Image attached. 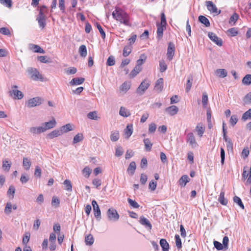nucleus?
I'll return each mask as SVG.
<instances>
[{
  "label": "nucleus",
  "instance_id": "1",
  "mask_svg": "<svg viewBox=\"0 0 251 251\" xmlns=\"http://www.w3.org/2000/svg\"><path fill=\"white\" fill-rule=\"evenodd\" d=\"M112 16L114 19L119 21L125 25H130L128 15L121 8L116 7L115 10L112 12Z\"/></svg>",
  "mask_w": 251,
  "mask_h": 251
},
{
  "label": "nucleus",
  "instance_id": "2",
  "mask_svg": "<svg viewBox=\"0 0 251 251\" xmlns=\"http://www.w3.org/2000/svg\"><path fill=\"white\" fill-rule=\"evenodd\" d=\"M46 7L43 6L39 10V15L37 16L36 20L38 21L39 27L41 29H43L46 25V17L45 15Z\"/></svg>",
  "mask_w": 251,
  "mask_h": 251
},
{
  "label": "nucleus",
  "instance_id": "3",
  "mask_svg": "<svg viewBox=\"0 0 251 251\" xmlns=\"http://www.w3.org/2000/svg\"><path fill=\"white\" fill-rule=\"evenodd\" d=\"M27 72L33 80L43 81V77L40 72L36 69L32 67L28 68Z\"/></svg>",
  "mask_w": 251,
  "mask_h": 251
},
{
  "label": "nucleus",
  "instance_id": "4",
  "mask_svg": "<svg viewBox=\"0 0 251 251\" xmlns=\"http://www.w3.org/2000/svg\"><path fill=\"white\" fill-rule=\"evenodd\" d=\"M17 88L16 85L12 86L11 90L9 92V95L14 99L21 100L23 98L24 95L21 91L17 89Z\"/></svg>",
  "mask_w": 251,
  "mask_h": 251
},
{
  "label": "nucleus",
  "instance_id": "5",
  "mask_svg": "<svg viewBox=\"0 0 251 251\" xmlns=\"http://www.w3.org/2000/svg\"><path fill=\"white\" fill-rule=\"evenodd\" d=\"M150 83L151 82L149 80L145 79L137 89L136 93L140 95H142L149 87Z\"/></svg>",
  "mask_w": 251,
  "mask_h": 251
},
{
  "label": "nucleus",
  "instance_id": "6",
  "mask_svg": "<svg viewBox=\"0 0 251 251\" xmlns=\"http://www.w3.org/2000/svg\"><path fill=\"white\" fill-rule=\"evenodd\" d=\"M107 215L108 220L111 221L116 222L119 219V215L116 209L110 208L107 211Z\"/></svg>",
  "mask_w": 251,
  "mask_h": 251
},
{
  "label": "nucleus",
  "instance_id": "7",
  "mask_svg": "<svg viewBox=\"0 0 251 251\" xmlns=\"http://www.w3.org/2000/svg\"><path fill=\"white\" fill-rule=\"evenodd\" d=\"M43 101L42 98L37 97L29 100L26 104L27 107L31 108L40 105Z\"/></svg>",
  "mask_w": 251,
  "mask_h": 251
},
{
  "label": "nucleus",
  "instance_id": "8",
  "mask_svg": "<svg viewBox=\"0 0 251 251\" xmlns=\"http://www.w3.org/2000/svg\"><path fill=\"white\" fill-rule=\"evenodd\" d=\"M205 5L207 10L211 13L216 14V15H219L221 13V10L218 9L215 4L212 1H206L205 2Z\"/></svg>",
  "mask_w": 251,
  "mask_h": 251
},
{
  "label": "nucleus",
  "instance_id": "9",
  "mask_svg": "<svg viewBox=\"0 0 251 251\" xmlns=\"http://www.w3.org/2000/svg\"><path fill=\"white\" fill-rule=\"evenodd\" d=\"M208 36L209 38V39L213 42L214 43H215L216 45H217L219 46H222L223 45V41L222 40L218 37L215 33L212 32H209L208 33Z\"/></svg>",
  "mask_w": 251,
  "mask_h": 251
},
{
  "label": "nucleus",
  "instance_id": "10",
  "mask_svg": "<svg viewBox=\"0 0 251 251\" xmlns=\"http://www.w3.org/2000/svg\"><path fill=\"white\" fill-rule=\"evenodd\" d=\"M92 205L94 211L95 217L98 221H100L101 219V212L97 201L95 200H93Z\"/></svg>",
  "mask_w": 251,
  "mask_h": 251
},
{
  "label": "nucleus",
  "instance_id": "11",
  "mask_svg": "<svg viewBox=\"0 0 251 251\" xmlns=\"http://www.w3.org/2000/svg\"><path fill=\"white\" fill-rule=\"evenodd\" d=\"M186 141L187 143H189V145L193 148H196L198 145L196 141L195 137L192 132H190L187 135Z\"/></svg>",
  "mask_w": 251,
  "mask_h": 251
},
{
  "label": "nucleus",
  "instance_id": "12",
  "mask_svg": "<svg viewBox=\"0 0 251 251\" xmlns=\"http://www.w3.org/2000/svg\"><path fill=\"white\" fill-rule=\"evenodd\" d=\"M175 47L173 43H169L167 49V57L169 60H171L175 54Z\"/></svg>",
  "mask_w": 251,
  "mask_h": 251
},
{
  "label": "nucleus",
  "instance_id": "13",
  "mask_svg": "<svg viewBox=\"0 0 251 251\" xmlns=\"http://www.w3.org/2000/svg\"><path fill=\"white\" fill-rule=\"evenodd\" d=\"M56 124V122L55 119H52L51 120L43 124L42 126H43L44 131H46L48 129L53 128L55 126Z\"/></svg>",
  "mask_w": 251,
  "mask_h": 251
},
{
  "label": "nucleus",
  "instance_id": "14",
  "mask_svg": "<svg viewBox=\"0 0 251 251\" xmlns=\"http://www.w3.org/2000/svg\"><path fill=\"white\" fill-rule=\"evenodd\" d=\"M140 223L144 226L146 228L151 230L152 228V225L150 221L144 216H141L140 218Z\"/></svg>",
  "mask_w": 251,
  "mask_h": 251
},
{
  "label": "nucleus",
  "instance_id": "15",
  "mask_svg": "<svg viewBox=\"0 0 251 251\" xmlns=\"http://www.w3.org/2000/svg\"><path fill=\"white\" fill-rule=\"evenodd\" d=\"M157 29V36L156 38L160 40L162 38L163 34V31L166 29V25L159 24V23L156 24Z\"/></svg>",
  "mask_w": 251,
  "mask_h": 251
},
{
  "label": "nucleus",
  "instance_id": "16",
  "mask_svg": "<svg viewBox=\"0 0 251 251\" xmlns=\"http://www.w3.org/2000/svg\"><path fill=\"white\" fill-rule=\"evenodd\" d=\"M178 111V108L176 105H172L165 109V111L171 116L176 115Z\"/></svg>",
  "mask_w": 251,
  "mask_h": 251
},
{
  "label": "nucleus",
  "instance_id": "17",
  "mask_svg": "<svg viewBox=\"0 0 251 251\" xmlns=\"http://www.w3.org/2000/svg\"><path fill=\"white\" fill-rule=\"evenodd\" d=\"M62 132L60 129H55L49 133L47 137L50 139H52L55 137H57L62 135Z\"/></svg>",
  "mask_w": 251,
  "mask_h": 251
},
{
  "label": "nucleus",
  "instance_id": "18",
  "mask_svg": "<svg viewBox=\"0 0 251 251\" xmlns=\"http://www.w3.org/2000/svg\"><path fill=\"white\" fill-rule=\"evenodd\" d=\"M29 131L33 134H38L45 132L42 126L32 127L30 128Z\"/></svg>",
  "mask_w": 251,
  "mask_h": 251
},
{
  "label": "nucleus",
  "instance_id": "19",
  "mask_svg": "<svg viewBox=\"0 0 251 251\" xmlns=\"http://www.w3.org/2000/svg\"><path fill=\"white\" fill-rule=\"evenodd\" d=\"M84 78L83 77H75L72 79L70 82L71 85H77L82 84L84 81Z\"/></svg>",
  "mask_w": 251,
  "mask_h": 251
},
{
  "label": "nucleus",
  "instance_id": "20",
  "mask_svg": "<svg viewBox=\"0 0 251 251\" xmlns=\"http://www.w3.org/2000/svg\"><path fill=\"white\" fill-rule=\"evenodd\" d=\"M163 88V79L162 78H159L156 82L154 89L158 92H161Z\"/></svg>",
  "mask_w": 251,
  "mask_h": 251
},
{
  "label": "nucleus",
  "instance_id": "21",
  "mask_svg": "<svg viewBox=\"0 0 251 251\" xmlns=\"http://www.w3.org/2000/svg\"><path fill=\"white\" fill-rule=\"evenodd\" d=\"M119 114L120 116L124 117H127L130 115L129 110L124 106H121L119 111Z\"/></svg>",
  "mask_w": 251,
  "mask_h": 251
},
{
  "label": "nucleus",
  "instance_id": "22",
  "mask_svg": "<svg viewBox=\"0 0 251 251\" xmlns=\"http://www.w3.org/2000/svg\"><path fill=\"white\" fill-rule=\"evenodd\" d=\"M193 80V75H188L185 89V91L187 93L189 92L191 88Z\"/></svg>",
  "mask_w": 251,
  "mask_h": 251
},
{
  "label": "nucleus",
  "instance_id": "23",
  "mask_svg": "<svg viewBox=\"0 0 251 251\" xmlns=\"http://www.w3.org/2000/svg\"><path fill=\"white\" fill-rule=\"evenodd\" d=\"M136 163L134 161L130 162L127 169L128 173L130 175H133L136 170Z\"/></svg>",
  "mask_w": 251,
  "mask_h": 251
},
{
  "label": "nucleus",
  "instance_id": "24",
  "mask_svg": "<svg viewBox=\"0 0 251 251\" xmlns=\"http://www.w3.org/2000/svg\"><path fill=\"white\" fill-rule=\"evenodd\" d=\"M196 130L198 133V135L200 137H201L204 132L205 127L202 125V124H199L196 127Z\"/></svg>",
  "mask_w": 251,
  "mask_h": 251
},
{
  "label": "nucleus",
  "instance_id": "25",
  "mask_svg": "<svg viewBox=\"0 0 251 251\" xmlns=\"http://www.w3.org/2000/svg\"><path fill=\"white\" fill-rule=\"evenodd\" d=\"M125 134L126 136V138L128 139L132 134L133 132V127L132 125H127L124 130Z\"/></svg>",
  "mask_w": 251,
  "mask_h": 251
},
{
  "label": "nucleus",
  "instance_id": "26",
  "mask_svg": "<svg viewBox=\"0 0 251 251\" xmlns=\"http://www.w3.org/2000/svg\"><path fill=\"white\" fill-rule=\"evenodd\" d=\"M160 245L163 251H169V245L165 239H161L160 240Z\"/></svg>",
  "mask_w": 251,
  "mask_h": 251
},
{
  "label": "nucleus",
  "instance_id": "27",
  "mask_svg": "<svg viewBox=\"0 0 251 251\" xmlns=\"http://www.w3.org/2000/svg\"><path fill=\"white\" fill-rule=\"evenodd\" d=\"M130 83L128 81L124 82L120 87V90L125 93H126L130 87Z\"/></svg>",
  "mask_w": 251,
  "mask_h": 251
},
{
  "label": "nucleus",
  "instance_id": "28",
  "mask_svg": "<svg viewBox=\"0 0 251 251\" xmlns=\"http://www.w3.org/2000/svg\"><path fill=\"white\" fill-rule=\"evenodd\" d=\"M62 134L67 133L70 131L73 130L72 125L70 124H67L64 126H62L60 128Z\"/></svg>",
  "mask_w": 251,
  "mask_h": 251
},
{
  "label": "nucleus",
  "instance_id": "29",
  "mask_svg": "<svg viewBox=\"0 0 251 251\" xmlns=\"http://www.w3.org/2000/svg\"><path fill=\"white\" fill-rule=\"evenodd\" d=\"M189 182V177L187 175H183L179 180V185L181 187H184L187 182Z\"/></svg>",
  "mask_w": 251,
  "mask_h": 251
},
{
  "label": "nucleus",
  "instance_id": "30",
  "mask_svg": "<svg viewBox=\"0 0 251 251\" xmlns=\"http://www.w3.org/2000/svg\"><path fill=\"white\" fill-rule=\"evenodd\" d=\"M119 137L120 135L119 131L116 130L111 132L110 138V140L112 142H116L119 140Z\"/></svg>",
  "mask_w": 251,
  "mask_h": 251
},
{
  "label": "nucleus",
  "instance_id": "31",
  "mask_svg": "<svg viewBox=\"0 0 251 251\" xmlns=\"http://www.w3.org/2000/svg\"><path fill=\"white\" fill-rule=\"evenodd\" d=\"M218 201L224 205H226L227 204V200L225 198V192L224 191H221L220 193Z\"/></svg>",
  "mask_w": 251,
  "mask_h": 251
},
{
  "label": "nucleus",
  "instance_id": "32",
  "mask_svg": "<svg viewBox=\"0 0 251 251\" xmlns=\"http://www.w3.org/2000/svg\"><path fill=\"white\" fill-rule=\"evenodd\" d=\"M146 58V56L144 54L140 56V58L137 61V64L136 65V68H138V69H139V68H142L141 66L145 61ZM138 70H139V69Z\"/></svg>",
  "mask_w": 251,
  "mask_h": 251
},
{
  "label": "nucleus",
  "instance_id": "33",
  "mask_svg": "<svg viewBox=\"0 0 251 251\" xmlns=\"http://www.w3.org/2000/svg\"><path fill=\"white\" fill-rule=\"evenodd\" d=\"M215 74L220 77L224 78L227 75V72L224 69H218L216 70Z\"/></svg>",
  "mask_w": 251,
  "mask_h": 251
},
{
  "label": "nucleus",
  "instance_id": "34",
  "mask_svg": "<svg viewBox=\"0 0 251 251\" xmlns=\"http://www.w3.org/2000/svg\"><path fill=\"white\" fill-rule=\"evenodd\" d=\"M199 21L204 24L206 27H209L210 25L208 19L204 16L201 15L199 17Z\"/></svg>",
  "mask_w": 251,
  "mask_h": 251
},
{
  "label": "nucleus",
  "instance_id": "35",
  "mask_svg": "<svg viewBox=\"0 0 251 251\" xmlns=\"http://www.w3.org/2000/svg\"><path fill=\"white\" fill-rule=\"evenodd\" d=\"M224 139L226 142L227 150L231 151L233 149V143L230 138H228L227 136L224 137Z\"/></svg>",
  "mask_w": 251,
  "mask_h": 251
},
{
  "label": "nucleus",
  "instance_id": "36",
  "mask_svg": "<svg viewBox=\"0 0 251 251\" xmlns=\"http://www.w3.org/2000/svg\"><path fill=\"white\" fill-rule=\"evenodd\" d=\"M132 47L130 45H127L125 46L123 50V56L124 57L128 56L132 51Z\"/></svg>",
  "mask_w": 251,
  "mask_h": 251
},
{
  "label": "nucleus",
  "instance_id": "37",
  "mask_svg": "<svg viewBox=\"0 0 251 251\" xmlns=\"http://www.w3.org/2000/svg\"><path fill=\"white\" fill-rule=\"evenodd\" d=\"M145 144V149L147 151H150L151 149L152 144L150 140L148 138L144 139L143 140Z\"/></svg>",
  "mask_w": 251,
  "mask_h": 251
},
{
  "label": "nucleus",
  "instance_id": "38",
  "mask_svg": "<svg viewBox=\"0 0 251 251\" xmlns=\"http://www.w3.org/2000/svg\"><path fill=\"white\" fill-rule=\"evenodd\" d=\"M242 83L246 85H250L251 84V75H246L242 79Z\"/></svg>",
  "mask_w": 251,
  "mask_h": 251
},
{
  "label": "nucleus",
  "instance_id": "39",
  "mask_svg": "<svg viewBox=\"0 0 251 251\" xmlns=\"http://www.w3.org/2000/svg\"><path fill=\"white\" fill-rule=\"evenodd\" d=\"M79 52L81 56L85 57L87 55V49L85 45H81L79 48Z\"/></svg>",
  "mask_w": 251,
  "mask_h": 251
},
{
  "label": "nucleus",
  "instance_id": "40",
  "mask_svg": "<svg viewBox=\"0 0 251 251\" xmlns=\"http://www.w3.org/2000/svg\"><path fill=\"white\" fill-rule=\"evenodd\" d=\"M251 119V109H249L242 115V120L245 121Z\"/></svg>",
  "mask_w": 251,
  "mask_h": 251
},
{
  "label": "nucleus",
  "instance_id": "41",
  "mask_svg": "<svg viewBox=\"0 0 251 251\" xmlns=\"http://www.w3.org/2000/svg\"><path fill=\"white\" fill-rule=\"evenodd\" d=\"M31 165V162H30L29 159L28 158L24 157L23 158V166L26 170L29 169Z\"/></svg>",
  "mask_w": 251,
  "mask_h": 251
},
{
  "label": "nucleus",
  "instance_id": "42",
  "mask_svg": "<svg viewBox=\"0 0 251 251\" xmlns=\"http://www.w3.org/2000/svg\"><path fill=\"white\" fill-rule=\"evenodd\" d=\"M83 139V135L82 133L77 134L73 139V144H76L81 142Z\"/></svg>",
  "mask_w": 251,
  "mask_h": 251
},
{
  "label": "nucleus",
  "instance_id": "43",
  "mask_svg": "<svg viewBox=\"0 0 251 251\" xmlns=\"http://www.w3.org/2000/svg\"><path fill=\"white\" fill-rule=\"evenodd\" d=\"M31 49L34 50L35 52L44 53L45 50L42 49L39 46L36 45H31Z\"/></svg>",
  "mask_w": 251,
  "mask_h": 251
},
{
  "label": "nucleus",
  "instance_id": "44",
  "mask_svg": "<svg viewBox=\"0 0 251 251\" xmlns=\"http://www.w3.org/2000/svg\"><path fill=\"white\" fill-rule=\"evenodd\" d=\"M208 96L206 93V92H204L202 93V105L204 107H206L207 105L208 102Z\"/></svg>",
  "mask_w": 251,
  "mask_h": 251
},
{
  "label": "nucleus",
  "instance_id": "45",
  "mask_svg": "<svg viewBox=\"0 0 251 251\" xmlns=\"http://www.w3.org/2000/svg\"><path fill=\"white\" fill-rule=\"evenodd\" d=\"M85 242L87 245H92L94 243V238L91 234H89L85 237Z\"/></svg>",
  "mask_w": 251,
  "mask_h": 251
},
{
  "label": "nucleus",
  "instance_id": "46",
  "mask_svg": "<svg viewBox=\"0 0 251 251\" xmlns=\"http://www.w3.org/2000/svg\"><path fill=\"white\" fill-rule=\"evenodd\" d=\"M87 117L91 120H98L99 117L97 116V113L96 111H92L89 112L87 114Z\"/></svg>",
  "mask_w": 251,
  "mask_h": 251
},
{
  "label": "nucleus",
  "instance_id": "47",
  "mask_svg": "<svg viewBox=\"0 0 251 251\" xmlns=\"http://www.w3.org/2000/svg\"><path fill=\"white\" fill-rule=\"evenodd\" d=\"M176 245L178 249H180L182 248V243L181 239L178 234L175 235Z\"/></svg>",
  "mask_w": 251,
  "mask_h": 251
},
{
  "label": "nucleus",
  "instance_id": "48",
  "mask_svg": "<svg viewBox=\"0 0 251 251\" xmlns=\"http://www.w3.org/2000/svg\"><path fill=\"white\" fill-rule=\"evenodd\" d=\"M91 172V169L88 167H85L82 170V174L83 176L86 178L89 177Z\"/></svg>",
  "mask_w": 251,
  "mask_h": 251
},
{
  "label": "nucleus",
  "instance_id": "49",
  "mask_svg": "<svg viewBox=\"0 0 251 251\" xmlns=\"http://www.w3.org/2000/svg\"><path fill=\"white\" fill-rule=\"evenodd\" d=\"M233 201L235 203H237L242 209H244V205L239 197L234 196L233 197Z\"/></svg>",
  "mask_w": 251,
  "mask_h": 251
},
{
  "label": "nucleus",
  "instance_id": "50",
  "mask_svg": "<svg viewBox=\"0 0 251 251\" xmlns=\"http://www.w3.org/2000/svg\"><path fill=\"white\" fill-rule=\"evenodd\" d=\"M239 15L236 13H234L230 18L229 23L231 24L233 23V25H234L239 19Z\"/></svg>",
  "mask_w": 251,
  "mask_h": 251
},
{
  "label": "nucleus",
  "instance_id": "51",
  "mask_svg": "<svg viewBox=\"0 0 251 251\" xmlns=\"http://www.w3.org/2000/svg\"><path fill=\"white\" fill-rule=\"evenodd\" d=\"M127 201L129 204L134 208H138L140 207L139 204L135 201L130 199H127Z\"/></svg>",
  "mask_w": 251,
  "mask_h": 251
},
{
  "label": "nucleus",
  "instance_id": "52",
  "mask_svg": "<svg viewBox=\"0 0 251 251\" xmlns=\"http://www.w3.org/2000/svg\"><path fill=\"white\" fill-rule=\"evenodd\" d=\"M244 104H249L251 103V92L247 94L243 99Z\"/></svg>",
  "mask_w": 251,
  "mask_h": 251
},
{
  "label": "nucleus",
  "instance_id": "53",
  "mask_svg": "<svg viewBox=\"0 0 251 251\" xmlns=\"http://www.w3.org/2000/svg\"><path fill=\"white\" fill-rule=\"evenodd\" d=\"M12 205L10 202H7L6 206L4 209V212L5 214L8 215L12 212Z\"/></svg>",
  "mask_w": 251,
  "mask_h": 251
},
{
  "label": "nucleus",
  "instance_id": "54",
  "mask_svg": "<svg viewBox=\"0 0 251 251\" xmlns=\"http://www.w3.org/2000/svg\"><path fill=\"white\" fill-rule=\"evenodd\" d=\"M60 203V201L59 199L55 196H53L52 198L51 204L53 206L57 207L59 206Z\"/></svg>",
  "mask_w": 251,
  "mask_h": 251
},
{
  "label": "nucleus",
  "instance_id": "55",
  "mask_svg": "<svg viewBox=\"0 0 251 251\" xmlns=\"http://www.w3.org/2000/svg\"><path fill=\"white\" fill-rule=\"evenodd\" d=\"M64 184L66 187V190L68 191H72V185L71 181L68 179H66L64 181Z\"/></svg>",
  "mask_w": 251,
  "mask_h": 251
},
{
  "label": "nucleus",
  "instance_id": "56",
  "mask_svg": "<svg viewBox=\"0 0 251 251\" xmlns=\"http://www.w3.org/2000/svg\"><path fill=\"white\" fill-rule=\"evenodd\" d=\"M115 64V60L114 57L112 55L109 56L107 59V62H106L107 65L109 66H112L114 65Z\"/></svg>",
  "mask_w": 251,
  "mask_h": 251
},
{
  "label": "nucleus",
  "instance_id": "57",
  "mask_svg": "<svg viewBox=\"0 0 251 251\" xmlns=\"http://www.w3.org/2000/svg\"><path fill=\"white\" fill-rule=\"evenodd\" d=\"M96 25L97 27V28L98 29L101 36V37L103 39H104L105 38V33L104 31V30H103V29L102 28L101 25L98 23H97L96 24Z\"/></svg>",
  "mask_w": 251,
  "mask_h": 251
},
{
  "label": "nucleus",
  "instance_id": "58",
  "mask_svg": "<svg viewBox=\"0 0 251 251\" xmlns=\"http://www.w3.org/2000/svg\"><path fill=\"white\" fill-rule=\"evenodd\" d=\"M238 117L236 115H232L230 119V123L232 126H235L238 122Z\"/></svg>",
  "mask_w": 251,
  "mask_h": 251
},
{
  "label": "nucleus",
  "instance_id": "59",
  "mask_svg": "<svg viewBox=\"0 0 251 251\" xmlns=\"http://www.w3.org/2000/svg\"><path fill=\"white\" fill-rule=\"evenodd\" d=\"M2 167L4 170L8 171L11 167V164L7 160L3 161Z\"/></svg>",
  "mask_w": 251,
  "mask_h": 251
},
{
  "label": "nucleus",
  "instance_id": "60",
  "mask_svg": "<svg viewBox=\"0 0 251 251\" xmlns=\"http://www.w3.org/2000/svg\"><path fill=\"white\" fill-rule=\"evenodd\" d=\"M139 70L138 68H136V66H135L133 70L131 72L130 75L132 77L135 76L141 71L142 68H139Z\"/></svg>",
  "mask_w": 251,
  "mask_h": 251
},
{
  "label": "nucleus",
  "instance_id": "61",
  "mask_svg": "<svg viewBox=\"0 0 251 251\" xmlns=\"http://www.w3.org/2000/svg\"><path fill=\"white\" fill-rule=\"evenodd\" d=\"M30 234L29 232H26L25 234L23 239V244L24 245H26L30 239Z\"/></svg>",
  "mask_w": 251,
  "mask_h": 251
},
{
  "label": "nucleus",
  "instance_id": "62",
  "mask_svg": "<svg viewBox=\"0 0 251 251\" xmlns=\"http://www.w3.org/2000/svg\"><path fill=\"white\" fill-rule=\"evenodd\" d=\"M123 153L124 151L121 147L118 146L116 148L115 151V155L116 156H120L123 154Z\"/></svg>",
  "mask_w": 251,
  "mask_h": 251
},
{
  "label": "nucleus",
  "instance_id": "63",
  "mask_svg": "<svg viewBox=\"0 0 251 251\" xmlns=\"http://www.w3.org/2000/svg\"><path fill=\"white\" fill-rule=\"evenodd\" d=\"M156 129V126L154 123H152L149 125V133H153L155 131Z\"/></svg>",
  "mask_w": 251,
  "mask_h": 251
},
{
  "label": "nucleus",
  "instance_id": "64",
  "mask_svg": "<svg viewBox=\"0 0 251 251\" xmlns=\"http://www.w3.org/2000/svg\"><path fill=\"white\" fill-rule=\"evenodd\" d=\"M160 71L161 73L164 72L166 70L167 66L164 61H161L159 62Z\"/></svg>",
  "mask_w": 251,
  "mask_h": 251
}]
</instances>
